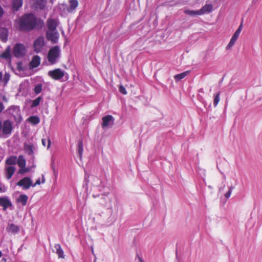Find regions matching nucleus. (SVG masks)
<instances>
[{
  "label": "nucleus",
  "instance_id": "obj_28",
  "mask_svg": "<svg viewBox=\"0 0 262 262\" xmlns=\"http://www.w3.org/2000/svg\"><path fill=\"white\" fill-rule=\"evenodd\" d=\"M42 90V84L41 83L36 84L34 86L33 91L36 95L41 93Z\"/></svg>",
  "mask_w": 262,
  "mask_h": 262
},
{
  "label": "nucleus",
  "instance_id": "obj_55",
  "mask_svg": "<svg viewBox=\"0 0 262 262\" xmlns=\"http://www.w3.org/2000/svg\"><path fill=\"white\" fill-rule=\"evenodd\" d=\"M222 189H223V188H220V191H221L222 190Z\"/></svg>",
  "mask_w": 262,
  "mask_h": 262
},
{
  "label": "nucleus",
  "instance_id": "obj_16",
  "mask_svg": "<svg viewBox=\"0 0 262 262\" xmlns=\"http://www.w3.org/2000/svg\"><path fill=\"white\" fill-rule=\"evenodd\" d=\"M212 10V6L211 4H206L200 10V13L201 15L209 13Z\"/></svg>",
  "mask_w": 262,
  "mask_h": 262
},
{
  "label": "nucleus",
  "instance_id": "obj_3",
  "mask_svg": "<svg viewBox=\"0 0 262 262\" xmlns=\"http://www.w3.org/2000/svg\"><path fill=\"white\" fill-rule=\"evenodd\" d=\"M7 111L9 114L14 117L15 121L20 122L22 120L20 113V108L18 106L12 105L9 107Z\"/></svg>",
  "mask_w": 262,
  "mask_h": 262
},
{
  "label": "nucleus",
  "instance_id": "obj_8",
  "mask_svg": "<svg viewBox=\"0 0 262 262\" xmlns=\"http://www.w3.org/2000/svg\"><path fill=\"white\" fill-rule=\"evenodd\" d=\"M102 127L103 128H106L111 127L114 123L115 119L111 115H107L102 118Z\"/></svg>",
  "mask_w": 262,
  "mask_h": 262
},
{
  "label": "nucleus",
  "instance_id": "obj_51",
  "mask_svg": "<svg viewBox=\"0 0 262 262\" xmlns=\"http://www.w3.org/2000/svg\"><path fill=\"white\" fill-rule=\"evenodd\" d=\"M106 196H102V199H104V200H105L106 199Z\"/></svg>",
  "mask_w": 262,
  "mask_h": 262
},
{
  "label": "nucleus",
  "instance_id": "obj_11",
  "mask_svg": "<svg viewBox=\"0 0 262 262\" xmlns=\"http://www.w3.org/2000/svg\"><path fill=\"white\" fill-rule=\"evenodd\" d=\"M0 206L3 207V210L12 206V204L8 196L0 197Z\"/></svg>",
  "mask_w": 262,
  "mask_h": 262
},
{
  "label": "nucleus",
  "instance_id": "obj_33",
  "mask_svg": "<svg viewBox=\"0 0 262 262\" xmlns=\"http://www.w3.org/2000/svg\"><path fill=\"white\" fill-rule=\"evenodd\" d=\"M185 13L191 16L201 15L199 10L194 11L186 10L185 11Z\"/></svg>",
  "mask_w": 262,
  "mask_h": 262
},
{
  "label": "nucleus",
  "instance_id": "obj_30",
  "mask_svg": "<svg viewBox=\"0 0 262 262\" xmlns=\"http://www.w3.org/2000/svg\"><path fill=\"white\" fill-rule=\"evenodd\" d=\"M2 58L9 59L11 57L10 49L8 47L1 55Z\"/></svg>",
  "mask_w": 262,
  "mask_h": 262
},
{
  "label": "nucleus",
  "instance_id": "obj_32",
  "mask_svg": "<svg viewBox=\"0 0 262 262\" xmlns=\"http://www.w3.org/2000/svg\"><path fill=\"white\" fill-rule=\"evenodd\" d=\"M220 92L217 93H216V94H214L213 95V99H214V100H213V105H214V106H216L218 104V103H219V101L220 100Z\"/></svg>",
  "mask_w": 262,
  "mask_h": 262
},
{
  "label": "nucleus",
  "instance_id": "obj_52",
  "mask_svg": "<svg viewBox=\"0 0 262 262\" xmlns=\"http://www.w3.org/2000/svg\"><path fill=\"white\" fill-rule=\"evenodd\" d=\"M93 196L94 198H96V197L98 196L99 195H96L93 194Z\"/></svg>",
  "mask_w": 262,
  "mask_h": 262
},
{
  "label": "nucleus",
  "instance_id": "obj_4",
  "mask_svg": "<svg viewBox=\"0 0 262 262\" xmlns=\"http://www.w3.org/2000/svg\"><path fill=\"white\" fill-rule=\"evenodd\" d=\"M45 45V39L43 36H39L37 38L33 43L34 51L36 53L40 52Z\"/></svg>",
  "mask_w": 262,
  "mask_h": 262
},
{
  "label": "nucleus",
  "instance_id": "obj_19",
  "mask_svg": "<svg viewBox=\"0 0 262 262\" xmlns=\"http://www.w3.org/2000/svg\"><path fill=\"white\" fill-rule=\"evenodd\" d=\"M17 158L15 156H10L6 160V164L12 166L17 163Z\"/></svg>",
  "mask_w": 262,
  "mask_h": 262
},
{
  "label": "nucleus",
  "instance_id": "obj_6",
  "mask_svg": "<svg viewBox=\"0 0 262 262\" xmlns=\"http://www.w3.org/2000/svg\"><path fill=\"white\" fill-rule=\"evenodd\" d=\"M48 74L54 80H59L64 76L65 73L60 69H56L49 71Z\"/></svg>",
  "mask_w": 262,
  "mask_h": 262
},
{
  "label": "nucleus",
  "instance_id": "obj_14",
  "mask_svg": "<svg viewBox=\"0 0 262 262\" xmlns=\"http://www.w3.org/2000/svg\"><path fill=\"white\" fill-rule=\"evenodd\" d=\"M70 6L67 8V11L69 13H72L78 5V2L77 0H70L69 1Z\"/></svg>",
  "mask_w": 262,
  "mask_h": 262
},
{
  "label": "nucleus",
  "instance_id": "obj_39",
  "mask_svg": "<svg viewBox=\"0 0 262 262\" xmlns=\"http://www.w3.org/2000/svg\"><path fill=\"white\" fill-rule=\"evenodd\" d=\"M7 190V187L0 181V193H4Z\"/></svg>",
  "mask_w": 262,
  "mask_h": 262
},
{
  "label": "nucleus",
  "instance_id": "obj_12",
  "mask_svg": "<svg viewBox=\"0 0 262 262\" xmlns=\"http://www.w3.org/2000/svg\"><path fill=\"white\" fill-rule=\"evenodd\" d=\"M48 31L57 30L56 28L58 25V22L56 19L49 18L47 22Z\"/></svg>",
  "mask_w": 262,
  "mask_h": 262
},
{
  "label": "nucleus",
  "instance_id": "obj_15",
  "mask_svg": "<svg viewBox=\"0 0 262 262\" xmlns=\"http://www.w3.org/2000/svg\"><path fill=\"white\" fill-rule=\"evenodd\" d=\"M28 197L26 194H20L17 199V203L20 204L21 206H25L26 205Z\"/></svg>",
  "mask_w": 262,
  "mask_h": 262
},
{
  "label": "nucleus",
  "instance_id": "obj_47",
  "mask_svg": "<svg viewBox=\"0 0 262 262\" xmlns=\"http://www.w3.org/2000/svg\"><path fill=\"white\" fill-rule=\"evenodd\" d=\"M85 185L87 186V185H88V180H87V177H86V175H85Z\"/></svg>",
  "mask_w": 262,
  "mask_h": 262
},
{
  "label": "nucleus",
  "instance_id": "obj_13",
  "mask_svg": "<svg viewBox=\"0 0 262 262\" xmlns=\"http://www.w3.org/2000/svg\"><path fill=\"white\" fill-rule=\"evenodd\" d=\"M16 168L14 166H8L5 168L6 177L7 179H10L15 171Z\"/></svg>",
  "mask_w": 262,
  "mask_h": 262
},
{
  "label": "nucleus",
  "instance_id": "obj_45",
  "mask_svg": "<svg viewBox=\"0 0 262 262\" xmlns=\"http://www.w3.org/2000/svg\"><path fill=\"white\" fill-rule=\"evenodd\" d=\"M242 27H243V25L242 24H241L238 27V28H237V30L239 31V32H241V31L242 30Z\"/></svg>",
  "mask_w": 262,
  "mask_h": 262
},
{
  "label": "nucleus",
  "instance_id": "obj_36",
  "mask_svg": "<svg viewBox=\"0 0 262 262\" xmlns=\"http://www.w3.org/2000/svg\"><path fill=\"white\" fill-rule=\"evenodd\" d=\"M42 144L44 146L47 147V148H49L51 145V142L49 139H42L41 140Z\"/></svg>",
  "mask_w": 262,
  "mask_h": 262
},
{
  "label": "nucleus",
  "instance_id": "obj_18",
  "mask_svg": "<svg viewBox=\"0 0 262 262\" xmlns=\"http://www.w3.org/2000/svg\"><path fill=\"white\" fill-rule=\"evenodd\" d=\"M8 36V30L6 28H2L0 30V38L1 40L6 42L7 40Z\"/></svg>",
  "mask_w": 262,
  "mask_h": 262
},
{
  "label": "nucleus",
  "instance_id": "obj_1",
  "mask_svg": "<svg viewBox=\"0 0 262 262\" xmlns=\"http://www.w3.org/2000/svg\"><path fill=\"white\" fill-rule=\"evenodd\" d=\"M43 24L42 20L37 21L35 16L32 14H26L23 16L19 21L20 29L23 31H29L34 29L36 26Z\"/></svg>",
  "mask_w": 262,
  "mask_h": 262
},
{
  "label": "nucleus",
  "instance_id": "obj_25",
  "mask_svg": "<svg viewBox=\"0 0 262 262\" xmlns=\"http://www.w3.org/2000/svg\"><path fill=\"white\" fill-rule=\"evenodd\" d=\"M237 38H238V37L233 34L230 40V42H229L228 45L226 47V49L229 50L232 47H233L234 46V43H235L236 41L237 40Z\"/></svg>",
  "mask_w": 262,
  "mask_h": 262
},
{
  "label": "nucleus",
  "instance_id": "obj_5",
  "mask_svg": "<svg viewBox=\"0 0 262 262\" xmlns=\"http://www.w3.org/2000/svg\"><path fill=\"white\" fill-rule=\"evenodd\" d=\"M13 53L16 57H23L26 53L25 46L22 43H16L14 48Z\"/></svg>",
  "mask_w": 262,
  "mask_h": 262
},
{
  "label": "nucleus",
  "instance_id": "obj_46",
  "mask_svg": "<svg viewBox=\"0 0 262 262\" xmlns=\"http://www.w3.org/2000/svg\"><path fill=\"white\" fill-rule=\"evenodd\" d=\"M3 100L5 102H8V98L5 96H4L3 97Z\"/></svg>",
  "mask_w": 262,
  "mask_h": 262
},
{
  "label": "nucleus",
  "instance_id": "obj_53",
  "mask_svg": "<svg viewBox=\"0 0 262 262\" xmlns=\"http://www.w3.org/2000/svg\"><path fill=\"white\" fill-rule=\"evenodd\" d=\"M2 260L4 261V262H6V259H5V258H3V259H2Z\"/></svg>",
  "mask_w": 262,
  "mask_h": 262
},
{
  "label": "nucleus",
  "instance_id": "obj_21",
  "mask_svg": "<svg viewBox=\"0 0 262 262\" xmlns=\"http://www.w3.org/2000/svg\"><path fill=\"white\" fill-rule=\"evenodd\" d=\"M23 0H13V10L14 11H18L19 8L22 6Z\"/></svg>",
  "mask_w": 262,
  "mask_h": 262
},
{
  "label": "nucleus",
  "instance_id": "obj_34",
  "mask_svg": "<svg viewBox=\"0 0 262 262\" xmlns=\"http://www.w3.org/2000/svg\"><path fill=\"white\" fill-rule=\"evenodd\" d=\"M29 120L30 122L34 125L37 124L39 122V119L37 116H31L29 118Z\"/></svg>",
  "mask_w": 262,
  "mask_h": 262
},
{
  "label": "nucleus",
  "instance_id": "obj_37",
  "mask_svg": "<svg viewBox=\"0 0 262 262\" xmlns=\"http://www.w3.org/2000/svg\"><path fill=\"white\" fill-rule=\"evenodd\" d=\"M45 178L44 176L42 174V181H41V182H40V179H39V178H38V179L36 180V182H35L34 184H33V183H32V187H35V186H36V185H38L40 184V183H42V184H43V183H45Z\"/></svg>",
  "mask_w": 262,
  "mask_h": 262
},
{
  "label": "nucleus",
  "instance_id": "obj_17",
  "mask_svg": "<svg viewBox=\"0 0 262 262\" xmlns=\"http://www.w3.org/2000/svg\"><path fill=\"white\" fill-rule=\"evenodd\" d=\"M40 63V58L39 56H34L30 62V66L33 68L37 67Z\"/></svg>",
  "mask_w": 262,
  "mask_h": 262
},
{
  "label": "nucleus",
  "instance_id": "obj_40",
  "mask_svg": "<svg viewBox=\"0 0 262 262\" xmlns=\"http://www.w3.org/2000/svg\"><path fill=\"white\" fill-rule=\"evenodd\" d=\"M29 171V168H26V166L25 167L20 168L18 171V174H24L26 172H28Z\"/></svg>",
  "mask_w": 262,
  "mask_h": 262
},
{
  "label": "nucleus",
  "instance_id": "obj_22",
  "mask_svg": "<svg viewBox=\"0 0 262 262\" xmlns=\"http://www.w3.org/2000/svg\"><path fill=\"white\" fill-rule=\"evenodd\" d=\"M34 146L32 144H25L24 145V149L26 153L28 155L32 156L34 154Z\"/></svg>",
  "mask_w": 262,
  "mask_h": 262
},
{
  "label": "nucleus",
  "instance_id": "obj_23",
  "mask_svg": "<svg viewBox=\"0 0 262 262\" xmlns=\"http://www.w3.org/2000/svg\"><path fill=\"white\" fill-rule=\"evenodd\" d=\"M17 163L20 168L25 167L26 166V161L23 156H19L17 160Z\"/></svg>",
  "mask_w": 262,
  "mask_h": 262
},
{
  "label": "nucleus",
  "instance_id": "obj_10",
  "mask_svg": "<svg viewBox=\"0 0 262 262\" xmlns=\"http://www.w3.org/2000/svg\"><path fill=\"white\" fill-rule=\"evenodd\" d=\"M6 231L9 234L15 235L20 231V227L13 223H9L6 227Z\"/></svg>",
  "mask_w": 262,
  "mask_h": 262
},
{
  "label": "nucleus",
  "instance_id": "obj_35",
  "mask_svg": "<svg viewBox=\"0 0 262 262\" xmlns=\"http://www.w3.org/2000/svg\"><path fill=\"white\" fill-rule=\"evenodd\" d=\"M41 99H42L41 97H40V96L38 97L37 98H36L32 101V106L33 107H36V106H38L39 104Z\"/></svg>",
  "mask_w": 262,
  "mask_h": 262
},
{
  "label": "nucleus",
  "instance_id": "obj_41",
  "mask_svg": "<svg viewBox=\"0 0 262 262\" xmlns=\"http://www.w3.org/2000/svg\"><path fill=\"white\" fill-rule=\"evenodd\" d=\"M119 92L122 94L125 95L127 94L125 88L123 85H120L119 88Z\"/></svg>",
  "mask_w": 262,
  "mask_h": 262
},
{
  "label": "nucleus",
  "instance_id": "obj_26",
  "mask_svg": "<svg viewBox=\"0 0 262 262\" xmlns=\"http://www.w3.org/2000/svg\"><path fill=\"white\" fill-rule=\"evenodd\" d=\"M83 142L82 141L80 140L78 141V145H77V153L79 156V158L81 159L83 153Z\"/></svg>",
  "mask_w": 262,
  "mask_h": 262
},
{
  "label": "nucleus",
  "instance_id": "obj_42",
  "mask_svg": "<svg viewBox=\"0 0 262 262\" xmlns=\"http://www.w3.org/2000/svg\"><path fill=\"white\" fill-rule=\"evenodd\" d=\"M5 106L3 104V103L0 101V114L3 112V111L4 110Z\"/></svg>",
  "mask_w": 262,
  "mask_h": 262
},
{
  "label": "nucleus",
  "instance_id": "obj_54",
  "mask_svg": "<svg viewBox=\"0 0 262 262\" xmlns=\"http://www.w3.org/2000/svg\"><path fill=\"white\" fill-rule=\"evenodd\" d=\"M2 256V253L1 251H0V257Z\"/></svg>",
  "mask_w": 262,
  "mask_h": 262
},
{
  "label": "nucleus",
  "instance_id": "obj_7",
  "mask_svg": "<svg viewBox=\"0 0 262 262\" xmlns=\"http://www.w3.org/2000/svg\"><path fill=\"white\" fill-rule=\"evenodd\" d=\"M18 186L21 187L23 189L27 190L32 185V181L31 178L25 177L19 180L16 184Z\"/></svg>",
  "mask_w": 262,
  "mask_h": 262
},
{
  "label": "nucleus",
  "instance_id": "obj_44",
  "mask_svg": "<svg viewBox=\"0 0 262 262\" xmlns=\"http://www.w3.org/2000/svg\"><path fill=\"white\" fill-rule=\"evenodd\" d=\"M4 13V11L2 8V7L0 6V17L2 16L3 14Z\"/></svg>",
  "mask_w": 262,
  "mask_h": 262
},
{
  "label": "nucleus",
  "instance_id": "obj_31",
  "mask_svg": "<svg viewBox=\"0 0 262 262\" xmlns=\"http://www.w3.org/2000/svg\"><path fill=\"white\" fill-rule=\"evenodd\" d=\"M10 74L8 73H5L4 77H2V80H1L4 86H6L7 84L8 81L10 80Z\"/></svg>",
  "mask_w": 262,
  "mask_h": 262
},
{
  "label": "nucleus",
  "instance_id": "obj_48",
  "mask_svg": "<svg viewBox=\"0 0 262 262\" xmlns=\"http://www.w3.org/2000/svg\"><path fill=\"white\" fill-rule=\"evenodd\" d=\"M199 93H204L203 89H202V88L200 89L199 90Z\"/></svg>",
  "mask_w": 262,
  "mask_h": 262
},
{
  "label": "nucleus",
  "instance_id": "obj_9",
  "mask_svg": "<svg viewBox=\"0 0 262 262\" xmlns=\"http://www.w3.org/2000/svg\"><path fill=\"white\" fill-rule=\"evenodd\" d=\"M47 38L52 43H56L59 38V33L57 30L47 31L46 33Z\"/></svg>",
  "mask_w": 262,
  "mask_h": 262
},
{
  "label": "nucleus",
  "instance_id": "obj_43",
  "mask_svg": "<svg viewBox=\"0 0 262 262\" xmlns=\"http://www.w3.org/2000/svg\"><path fill=\"white\" fill-rule=\"evenodd\" d=\"M240 33H241V32H239V31L236 30V31L234 32V33L233 34L236 35V36H237L238 37Z\"/></svg>",
  "mask_w": 262,
  "mask_h": 262
},
{
  "label": "nucleus",
  "instance_id": "obj_20",
  "mask_svg": "<svg viewBox=\"0 0 262 262\" xmlns=\"http://www.w3.org/2000/svg\"><path fill=\"white\" fill-rule=\"evenodd\" d=\"M47 4V0H37L35 3V7L39 10H43Z\"/></svg>",
  "mask_w": 262,
  "mask_h": 262
},
{
  "label": "nucleus",
  "instance_id": "obj_49",
  "mask_svg": "<svg viewBox=\"0 0 262 262\" xmlns=\"http://www.w3.org/2000/svg\"><path fill=\"white\" fill-rule=\"evenodd\" d=\"M2 76H3L2 73L0 72V82L2 80Z\"/></svg>",
  "mask_w": 262,
  "mask_h": 262
},
{
  "label": "nucleus",
  "instance_id": "obj_29",
  "mask_svg": "<svg viewBox=\"0 0 262 262\" xmlns=\"http://www.w3.org/2000/svg\"><path fill=\"white\" fill-rule=\"evenodd\" d=\"M92 184L94 186H98L101 183V180L97 177L92 176L91 177Z\"/></svg>",
  "mask_w": 262,
  "mask_h": 262
},
{
  "label": "nucleus",
  "instance_id": "obj_2",
  "mask_svg": "<svg viewBox=\"0 0 262 262\" xmlns=\"http://www.w3.org/2000/svg\"><path fill=\"white\" fill-rule=\"evenodd\" d=\"M60 55L61 50L59 46H55L52 47L47 55V60L49 64L53 65L56 63L59 59Z\"/></svg>",
  "mask_w": 262,
  "mask_h": 262
},
{
  "label": "nucleus",
  "instance_id": "obj_38",
  "mask_svg": "<svg viewBox=\"0 0 262 262\" xmlns=\"http://www.w3.org/2000/svg\"><path fill=\"white\" fill-rule=\"evenodd\" d=\"M234 188V187L232 185L229 187L228 191L225 194V196L226 199H228L230 197L232 190H233Z\"/></svg>",
  "mask_w": 262,
  "mask_h": 262
},
{
  "label": "nucleus",
  "instance_id": "obj_24",
  "mask_svg": "<svg viewBox=\"0 0 262 262\" xmlns=\"http://www.w3.org/2000/svg\"><path fill=\"white\" fill-rule=\"evenodd\" d=\"M54 247L56 250V253L58 254V257L60 258H64L63 251L60 245L59 244H55Z\"/></svg>",
  "mask_w": 262,
  "mask_h": 262
},
{
  "label": "nucleus",
  "instance_id": "obj_27",
  "mask_svg": "<svg viewBox=\"0 0 262 262\" xmlns=\"http://www.w3.org/2000/svg\"><path fill=\"white\" fill-rule=\"evenodd\" d=\"M189 74V71H186L182 73L177 74L174 76V78L176 81L180 80L187 76Z\"/></svg>",
  "mask_w": 262,
  "mask_h": 262
},
{
  "label": "nucleus",
  "instance_id": "obj_50",
  "mask_svg": "<svg viewBox=\"0 0 262 262\" xmlns=\"http://www.w3.org/2000/svg\"><path fill=\"white\" fill-rule=\"evenodd\" d=\"M139 261L140 262H144L141 257L139 258Z\"/></svg>",
  "mask_w": 262,
  "mask_h": 262
}]
</instances>
